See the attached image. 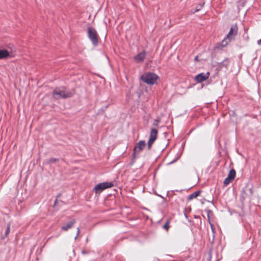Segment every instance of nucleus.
Instances as JSON below:
<instances>
[{"mask_svg":"<svg viewBox=\"0 0 261 261\" xmlns=\"http://www.w3.org/2000/svg\"><path fill=\"white\" fill-rule=\"evenodd\" d=\"M238 33V27L236 24L233 25L228 33L226 35V36L224 38V39L220 43L219 45L222 47H225L227 45V44L230 42L234 40L235 37Z\"/></svg>","mask_w":261,"mask_h":261,"instance_id":"f257e3e1","label":"nucleus"},{"mask_svg":"<svg viewBox=\"0 0 261 261\" xmlns=\"http://www.w3.org/2000/svg\"><path fill=\"white\" fill-rule=\"evenodd\" d=\"M53 97L59 99L61 98H66L72 96L71 92L67 91L65 87H59L56 88L53 92Z\"/></svg>","mask_w":261,"mask_h":261,"instance_id":"f03ea898","label":"nucleus"},{"mask_svg":"<svg viewBox=\"0 0 261 261\" xmlns=\"http://www.w3.org/2000/svg\"><path fill=\"white\" fill-rule=\"evenodd\" d=\"M158 76L152 72H147L143 74L141 76V79L144 82L148 85H153L156 83Z\"/></svg>","mask_w":261,"mask_h":261,"instance_id":"7ed1b4c3","label":"nucleus"},{"mask_svg":"<svg viewBox=\"0 0 261 261\" xmlns=\"http://www.w3.org/2000/svg\"><path fill=\"white\" fill-rule=\"evenodd\" d=\"M87 30L89 39L91 40L93 45L96 46L98 43V35L96 31L91 27H88Z\"/></svg>","mask_w":261,"mask_h":261,"instance_id":"20e7f679","label":"nucleus"},{"mask_svg":"<svg viewBox=\"0 0 261 261\" xmlns=\"http://www.w3.org/2000/svg\"><path fill=\"white\" fill-rule=\"evenodd\" d=\"M113 186L111 182H101L96 185L94 188V190L96 193H100L104 190L111 188Z\"/></svg>","mask_w":261,"mask_h":261,"instance_id":"39448f33","label":"nucleus"},{"mask_svg":"<svg viewBox=\"0 0 261 261\" xmlns=\"http://www.w3.org/2000/svg\"><path fill=\"white\" fill-rule=\"evenodd\" d=\"M146 143L144 140L139 141L135 146L133 150V158H136L137 154L140 153L145 147Z\"/></svg>","mask_w":261,"mask_h":261,"instance_id":"423d86ee","label":"nucleus"},{"mask_svg":"<svg viewBox=\"0 0 261 261\" xmlns=\"http://www.w3.org/2000/svg\"><path fill=\"white\" fill-rule=\"evenodd\" d=\"M157 135H158V130L156 129H155V128L151 129L150 135H149V140L148 141V143H147V147H148V149L149 150L151 148L152 144L153 143L154 141L156 140Z\"/></svg>","mask_w":261,"mask_h":261,"instance_id":"0eeeda50","label":"nucleus"},{"mask_svg":"<svg viewBox=\"0 0 261 261\" xmlns=\"http://www.w3.org/2000/svg\"><path fill=\"white\" fill-rule=\"evenodd\" d=\"M209 73H201L195 76V80L197 83H201L208 78Z\"/></svg>","mask_w":261,"mask_h":261,"instance_id":"6e6552de","label":"nucleus"},{"mask_svg":"<svg viewBox=\"0 0 261 261\" xmlns=\"http://www.w3.org/2000/svg\"><path fill=\"white\" fill-rule=\"evenodd\" d=\"M146 55V51L145 50H143L142 52L138 54L134 57V60L137 63L142 62L144 61Z\"/></svg>","mask_w":261,"mask_h":261,"instance_id":"1a4fd4ad","label":"nucleus"},{"mask_svg":"<svg viewBox=\"0 0 261 261\" xmlns=\"http://www.w3.org/2000/svg\"><path fill=\"white\" fill-rule=\"evenodd\" d=\"M75 223V220L74 219H72L70 221L68 222L66 224L63 225L61 227V229L64 231H67L73 226Z\"/></svg>","mask_w":261,"mask_h":261,"instance_id":"9d476101","label":"nucleus"},{"mask_svg":"<svg viewBox=\"0 0 261 261\" xmlns=\"http://www.w3.org/2000/svg\"><path fill=\"white\" fill-rule=\"evenodd\" d=\"M12 57L10 52L6 49H0V60L6 59L8 57Z\"/></svg>","mask_w":261,"mask_h":261,"instance_id":"9b49d317","label":"nucleus"},{"mask_svg":"<svg viewBox=\"0 0 261 261\" xmlns=\"http://www.w3.org/2000/svg\"><path fill=\"white\" fill-rule=\"evenodd\" d=\"M200 193V191H196L193 193H192L191 195H190L188 197V199L190 200H192L194 198H196L198 195H199Z\"/></svg>","mask_w":261,"mask_h":261,"instance_id":"f8f14e48","label":"nucleus"},{"mask_svg":"<svg viewBox=\"0 0 261 261\" xmlns=\"http://www.w3.org/2000/svg\"><path fill=\"white\" fill-rule=\"evenodd\" d=\"M59 161V159L58 158H50L46 161L45 163L47 164H51L55 163L56 162Z\"/></svg>","mask_w":261,"mask_h":261,"instance_id":"ddd939ff","label":"nucleus"},{"mask_svg":"<svg viewBox=\"0 0 261 261\" xmlns=\"http://www.w3.org/2000/svg\"><path fill=\"white\" fill-rule=\"evenodd\" d=\"M236 176V171L234 169H231L229 172L228 177L229 178H231V179H233Z\"/></svg>","mask_w":261,"mask_h":261,"instance_id":"4468645a","label":"nucleus"},{"mask_svg":"<svg viewBox=\"0 0 261 261\" xmlns=\"http://www.w3.org/2000/svg\"><path fill=\"white\" fill-rule=\"evenodd\" d=\"M169 223L170 221L167 220L166 222L165 223V224L163 225V227L164 229H166V230H168L169 227Z\"/></svg>","mask_w":261,"mask_h":261,"instance_id":"2eb2a0df","label":"nucleus"},{"mask_svg":"<svg viewBox=\"0 0 261 261\" xmlns=\"http://www.w3.org/2000/svg\"><path fill=\"white\" fill-rule=\"evenodd\" d=\"M232 179H231V178H229V177H227L225 179L224 181V185H228L229 183H230L231 181H232Z\"/></svg>","mask_w":261,"mask_h":261,"instance_id":"dca6fc26","label":"nucleus"},{"mask_svg":"<svg viewBox=\"0 0 261 261\" xmlns=\"http://www.w3.org/2000/svg\"><path fill=\"white\" fill-rule=\"evenodd\" d=\"M10 224H8L7 225V229H6V231H5L6 236H7V235H8L9 234V233L10 232Z\"/></svg>","mask_w":261,"mask_h":261,"instance_id":"f3484780","label":"nucleus"},{"mask_svg":"<svg viewBox=\"0 0 261 261\" xmlns=\"http://www.w3.org/2000/svg\"><path fill=\"white\" fill-rule=\"evenodd\" d=\"M159 122V120H158V119L155 120L154 122L153 123V125L154 126H158Z\"/></svg>","mask_w":261,"mask_h":261,"instance_id":"a211bd4d","label":"nucleus"},{"mask_svg":"<svg viewBox=\"0 0 261 261\" xmlns=\"http://www.w3.org/2000/svg\"><path fill=\"white\" fill-rule=\"evenodd\" d=\"M80 233V228L78 227V228H77V234H76V236H75V238H74V239H75V240H76V239H77V238L78 236L79 235Z\"/></svg>","mask_w":261,"mask_h":261,"instance_id":"6ab92c4d","label":"nucleus"},{"mask_svg":"<svg viewBox=\"0 0 261 261\" xmlns=\"http://www.w3.org/2000/svg\"><path fill=\"white\" fill-rule=\"evenodd\" d=\"M200 9H201V8H200L199 7V6H197L196 7V8H195V10L194 12H198V11H199Z\"/></svg>","mask_w":261,"mask_h":261,"instance_id":"aec40b11","label":"nucleus"},{"mask_svg":"<svg viewBox=\"0 0 261 261\" xmlns=\"http://www.w3.org/2000/svg\"><path fill=\"white\" fill-rule=\"evenodd\" d=\"M204 4V3H202V4H199V5H198V6H199V7L200 8H201H201H202V7H203V6Z\"/></svg>","mask_w":261,"mask_h":261,"instance_id":"412c9836","label":"nucleus"},{"mask_svg":"<svg viewBox=\"0 0 261 261\" xmlns=\"http://www.w3.org/2000/svg\"><path fill=\"white\" fill-rule=\"evenodd\" d=\"M204 4V3H202V4H199V5H198V6H199V7L200 8H201H201H202V7H203V6Z\"/></svg>","mask_w":261,"mask_h":261,"instance_id":"4be33fe9","label":"nucleus"},{"mask_svg":"<svg viewBox=\"0 0 261 261\" xmlns=\"http://www.w3.org/2000/svg\"><path fill=\"white\" fill-rule=\"evenodd\" d=\"M257 44H258V45L261 44V39H260V40H258L257 41Z\"/></svg>","mask_w":261,"mask_h":261,"instance_id":"5701e85b","label":"nucleus"},{"mask_svg":"<svg viewBox=\"0 0 261 261\" xmlns=\"http://www.w3.org/2000/svg\"><path fill=\"white\" fill-rule=\"evenodd\" d=\"M257 44H258V45L261 44V39H260V40H258L257 41Z\"/></svg>","mask_w":261,"mask_h":261,"instance_id":"b1692460","label":"nucleus"},{"mask_svg":"<svg viewBox=\"0 0 261 261\" xmlns=\"http://www.w3.org/2000/svg\"><path fill=\"white\" fill-rule=\"evenodd\" d=\"M257 44H258V45L261 44V39H260V40H258L257 41Z\"/></svg>","mask_w":261,"mask_h":261,"instance_id":"393cba45","label":"nucleus"},{"mask_svg":"<svg viewBox=\"0 0 261 261\" xmlns=\"http://www.w3.org/2000/svg\"><path fill=\"white\" fill-rule=\"evenodd\" d=\"M257 44H258V45L261 44V39H260V40H258L257 41Z\"/></svg>","mask_w":261,"mask_h":261,"instance_id":"a878e982","label":"nucleus"},{"mask_svg":"<svg viewBox=\"0 0 261 261\" xmlns=\"http://www.w3.org/2000/svg\"><path fill=\"white\" fill-rule=\"evenodd\" d=\"M211 227H212V230L213 231V226L212 225H211Z\"/></svg>","mask_w":261,"mask_h":261,"instance_id":"bb28decb","label":"nucleus"},{"mask_svg":"<svg viewBox=\"0 0 261 261\" xmlns=\"http://www.w3.org/2000/svg\"><path fill=\"white\" fill-rule=\"evenodd\" d=\"M82 253H83V254H84V253H85V251H82Z\"/></svg>","mask_w":261,"mask_h":261,"instance_id":"cd10ccee","label":"nucleus"},{"mask_svg":"<svg viewBox=\"0 0 261 261\" xmlns=\"http://www.w3.org/2000/svg\"><path fill=\"white\" fill-rule=\"evenodd\" d=\"M174 161H172L170 163V164L172 163H174Z\"/></svg>","mask_w":261,"mask_h":261,"instance_id":"c85d7f7f","label":"nucleus"},{"mask_svg":"<svg viewBox=\"0 0 261 261\" xmlns=\"http://www.w3.org/2000/svg\"><path fill=\"white\" fill-rule=\"evenodd\" d=\"M197 58H198L197 57H195V60H197Z\"/></svg>","mask_w":261,"mask_h":261,"instance_id":"c756f323","label":"nucleus"}]
</instances>
